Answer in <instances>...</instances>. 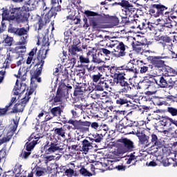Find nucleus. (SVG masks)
Listing matches in <instances>:
<instances>
[{
	"instance_id": "f257e3e1",
	"label": "nucleus",
	"mask_w": 177,
	"mask_h": 177,
	"mask_svg": "<svg viewBox=\"0 0 177 177\" xmlns=\"http://www.w3.org/2000/svg\"><path fill=\"white\" fill-rule=\"evenodd\" d=\"M3 20H16L18 23L24 21L28 19V8L27 6L12 8L10 11H3L2 14Z\"/></svg>"
},
{
	"instance_id": "f03ea898",
	"label": "nucleus",
	"mask_w": 177,
	"mask_h": 177,
	"mask_svg": "<svg viewBox=\"0 0 177 177\" xmlns=\"http://www.w3.org/2000/svg\"><path fill=\"white\" fill-rule=\"evenodd\" d=\"M44 64H45V61L41 59L37 63V68L36 69L35 73L32 75L30 89H27L26 95L21 98L22 104H26L28 100H30V95L34 93V90L37 88L35 86V82H41V73H42V67H44Z\"/></svg>"
},
{
	"instance_id": "7ed1b4c3",
	"label": "nucleus",
	"mask_w": 177,
	"mask_h": 177,
	"mask_svg": "<svg viewBox=\"0 0 177 177\" xmlns=\"http://www.w3.org/2000/svg\"><path fill=\"white\" fill-rule=\"evenodd\" d=\"M68 124H71L73 127V129H77L82 132H89V128L85 127H91V122L88 121L82 122V120H69Z\"/></svg>"
},
{
	"instance_id": "20e7f679",
	"label": "nucleus",
	"mask_w": 177,
	"mask_h": 177,
	"mask_svg": "<svg viewBox=\"0 0 177 177\" xmlns=\"http://www.w3.org/2000/svg\"><path fill=\"white\" fill-rule=\"evenodd\" d=\"M19 125V122L16 120H13V122L10 124V131L8 133H3L0 136V146L1 145H3V143H6V142H9L10 139H12V136H13V133L16 129H17V127Z\"/></svg>"
},
{
	"instance_id": "39448f33",
	"label": "nucleus",
	"mask_w": 177,
	"mask_h": 177,
	"mask_svg": "<svg viewBox=\"0 0 177 177\" xmlns=\"http://www.w3.org/2000/svg\"><path fill=\"white\" fill-rule=\"evenodd\" d=\"M109 46L111 48H114L115 50V56L116 57H122L123 56H125V45L122 42H118L117 41H113Z\"/></svg>"
},
{
	"instance_id": "423d86ee",
	"label": "nucleus",
	"mask_w": 177,
	"mask_h": 177,
	"mask_svg": "<svg viewBox=\"0 0 177 177\" xmlns=\"http://www.w3.org/2000/svg\"><path fill=\"white\" fill-rule=\"evenodd\" d=\"M62 150H63V148L59 147L58 144L50 142L44 147L42 153H45V154H53V153H59Z\"/></svg>"
},
{
	"instance_id": "0eeeda50",
	"label": "nucleus",
	"mask_w": 177,
	"mask_h": 177,
	"mask_svg": "<svg viewBox=\"0 0 177 177\" xmlns=\"http://www.w3.org/2000/svg\"><path fill=\"white\" fill-rule=\"evenodd\" d=\"M151 142L146 145V147H149V150H153L154 152L157 151V149L162 147V143L158 140V138L156 134H151Z\"/></svg>"
},
{
	"instance_id": "6e6552de",
	"label": "nucleus",
	"mask_w": 177,
	"mask_h": 177,
	"mask_svg": "<svg viewBox=\"0 0 177 177\" xmlns=\"http://www.w3.org/2000/svg\"><path fill=\"white\" fill-rule=\"evenodd\" d=\"M124 75H127L125 73H120L118 75V83L122 87V92L127 93L128 91H131V86L125 81Z\"/></svg>"
},
{
	"instance_id": "1a4fd4ad",
	"label": "nucleus",
	"mask_w": 177,
	"mask_h": 177,
	"mask_svg": "<svg viewBox=\"0 0 177 177\" xmlns=\"http://www.w3.org/2000/svg\"><path fill=\"white\" fill-rule=\"evenodd\" d=\"M29 142H30L26 144L27 151H31L35 147V145L39 143V136L35 133H32L29 138Z\"/></svg>"
},
{
	"instance_id": "9d476101",
	"label": "nucleus",
	"mask_w": 177,
	"mask_h": 177,
	"mask_svg": "<svg viewBox=\"0 0 177 177\" xmlns=\"http://www.w3.org/2000/svg\"><path fill=\"white\" fill-rule=\"evenodd\" d=\"M14 73H15L14 75L17 78H20L21 81H26L27 80L26 75H27V72L30 71V68L29 67H23L21 68H16L15 69L13 70Z\"/></svg>"
},
{
	"instance_id": "9b49d317",
	"label": "nucleus",
	"mask_w": 177,
	"mask_h": 177,
	"mask_svg": "<svg viewBox=\"0 0 177 177\" xmlns=\"http://www.w3.org/2000/svg\"><path fill=\"white\" fill-rule=\"evenodd\" d=\"M26 85L24 83L19 84V80H17L15 86L13 89V94L16 96L23 95L26 92Z\"/></svg>"
},
{
	"instance_id": "f8f14e48",
	"label": "nucleus",
	"mask_w": 177,
	"mask_h": 177,
	"mask_svg": "<svg viewBox=\"0 0 177 177\" xmlns=\"http://www.w3.org/2000/svg\"><path fill=\"white\" fill-rule=\"evenodd\" d=\"M92 142H90L88 140H84L82 143V147H80V151H82V154H88L89 150L93 149V145Z\"/></svg>"
},
{
	"instance_id": "ddd939ff",
	"label": "nucleus",
	"mask_w": 177,
	"mask_h": 177,
	"mask_svg": "<svg viewBox=\"0 0 177 177\" xmlns=\"http://www.w3.org/2000/svg\"><path fill=\"white\" fill-rule=\"evenodd\" d=\"M154 81L160 88H167L168 86V81H167V77L165 76H158L154 79Z\"/></svg>"
},
{
	"instance_id": "4468645a",
	"label": "nucleus",
	"mask_w": 177,
	"mask_h": 177,
	"mask_svg": "<svg viewBox=\"0 0 177 177\" xmlns=\"http://www.w3.org/2000/svg\"><path fill=\"white\" fill-rule=\"evenodd\" d=\"M119 5H120L122 8L126 9V12L127 13H133V12H135V8H133V6L132 4H130L129 1L127 0H122L120 3H119Z\"/></svg>"
},
{
	"instance_id": "2eb2a0df",
	"label": "nucleus",
	"mask_w": 177,
	"mask_h": 177,
	"mask_svg": "<svg viewBox=\"0 0 177 177\" xmlns=\"http://www.w3.org/2000/svg\"><path fill=\"white\" fill-rule=\"evenodd\" d=\"M122 143H123L126 149V151H132V150L135 149V146L133 145V142L131 141L127 138L122 139Z\"/></svg>"
},
{
	"instance_id": "dca6fc26",
	"label": "nucleus",
	"mask_w": 177,
	"mask_h": 177,
	"mask_svg": "<svg viewBox=\"0 0 177 177\" xmlns=\"http://www.w3.org/2000/svg\"><path fill=\"white\" fill-rule=\"evenodd\" d=\"M124 69L126 70V74H129L131 75L129 77V80H133V78H136L138 69L135 68V66H132L131 68H129V66H126Z\"/></svg>"
},
{
	"instance_id": "f3484780",
	"label": "nucleus",
	"mask_w": 177,
	"mask_h": 177,
	"mask_svg": "<svg viewBox=\"0 0 177 177\" xmlns=\"http://www.w3.org/2000/svg\"><path fill=\"white\" fill-rule=\"evenodd\" d=\"M134 62H136V64L140 67V73L141 74H145L149 71V67L146 66V64L143 63V61L134 59Z\"/></svg>"
},
{
	"instance_id": "a211bd4d",
	"label": "nucleus",
	"mask_w": 177,
	"mask_h": 177,
	"mask_svg": "<svg viewBox=\"0 0 177 177\" xmlns=\"http://www.w3.org/2000/svg\"><path fill=\"white\" fill-rule=\"evenodd\" d=\"M87 56H88L90 59H91L92 63H97V64H100V63H103V61L100 59V58H98L97 55L92 51H88L87 53Z\"/></svg>"
},
{
	"instance_id": "6ab92c4d",
	"label": "nucleus",
	"mask_w": 177,
	"mask_h": 177,
	"mask_svg": "<svg viewBox=\"0 0 177 177\" xmlns=\"http://www.w3.org/2000/svg\"><path fill=\"white\" fill-rule=\"evenodd\" d=\"M116 104H119L120 106H122L124 104H127V107L132 108L133 105L132 103H129V101L127 99V97H120L116 100Z\"/></svg>"
},
{
	"instance_id": "aec40b11",
	"label": "nucleus",
	"mask_w": 177,
	"mask_h": 177,
	"mask_svg": "<svg viewBox=\"0 0 177 177\" xmlns=\"http://www.w3.org/2000/svg\"><path fill=\"white\" fill-rule=\"evenodd\" d=\"M21 172V165L17 164L12 171H7L6 175H10L9 174H14L15 177H20V173Z\"/></svg>"
},
{
	"instance_id": "412c9836",
	"label": "nucleus",
	"mask_w": 177,
	"mask_h": 177,
	"mask_svg": "<svg viewBox=\"0 0 177 177\" xmlns=\"http://www.w3.org/2000/svg\"><path fill=\"white\" fill-rule=\"evenodd\" d=\"M37 5H38L37 0H29L25 6H26L28 12H29V10H35L37 8Z\"/></svg>"
},
{
	"instance_id": "4be33fe9",
	"label": "nucleus",
	"mask_w": 177,
	"mask_h": 177,
	"mask_svg": "<svg viewBox=\"0 0 177 177\" xmlns=\"http://www.w3.org/2000/svg\"><path fill=\"white\" fill-rule=\"evenodd\" d=\"M48 171H50L49 167H37L36 168V176H44Z\"/></svg>"
},
{
	"instance_id": "5701e85b",
	"label": "nucleus",
	"mask_w": 177,
	"mask_h": 177,
	"mask_svg": "<svg viewBox=\"0 0 177 177\" xmlns=\"http://www.w3.org/2000/svg\"><path fill=\"white\" fill-rule=\"evenodd\" d=\"M97 88L98 91H104V89L109 91V89H110V87L109 86V81L104 80L103 82H100L98 84Z\"/></svg>"
},
{
	"instance_id": "b1692460",
	"label": "nucleus",
	"mask_w": 177,
	"mask_h": 177,
	"mask_svg": "<svg viewBox=\"0 0 177 177\" xmlns=\"http://www.w3.org/2000/svg\"><path fill=\"white\" fill-rule=\"evenodd\" d=\"M165 77H169V79L168 80L169 84L171 85L169 86V88H174V84L177 81V78L176 77V75H171V74H165Z\"/></svg>"
},
{
	"instance_id": "393cba45",
	"label": "nucleus",
	"mask_w": 177,
	"mask_h": 177,
	"mask_svg": "<svg viewBox=\"0 0 177 177\" xmlns=\"http://www.w3.org/2000/svg\"><path fill=\"white\" fill-rule=\"evenodd\" d=\"M167 161V164H165V167H168L169 165H171V162L174 161L176 164V165H177V152L174 153H171V158H167V160H166Z\"/></svg>"
},
{
	"instance_id": "a878e982",
	"label": "nucleus",
	"mask_w": 177,
	"mask_h": 177,
	"mask_svg": "<svg viewBox=\"0 0 177 177\" xmlns=\"http://www.w3.org/2000/svg\"><path fill=\"white\" fill-rule=\"evenodd\" d=\"M153 8H154L155 9H157L158 11L159 12V13H160V15H162V16H164V11L167 10V9H168V8H167L165 6H162L161 4H154L153 6Z\"/></svg>"
},
{
	"instance_id": "bb28decb",
	"label": "nucleus",
	"mask_w": 177,
	"mask_h": 177,
	"mask_svg": "<svg viewBox=\"0 0 177 177\" xmlns=\"http://www.w3.org/2000/svg\"><path fill=\"white\" fill-rule=\"evenodd\" d=\"M50 113L54 117H59L62 114V109L59 106L50 109Z\"/></svg>"
},
{
	"instance_id": "cd10ccee",
	"label": "nucleus",
	"mask_w": 177,
	"mask_h": 177,
	"mask_svg": "<svg viewBox=\"0 0 177 177\" xmlns=\"http://www.w3.org/2000/svg\"><path fill=\"white\" fill-rule=\"evenodd\" d=\"M55 135L61 136V138H66V131L63 128H57L54 130Z\"/></svg>"
},
{
	"instance_id": "c85d7f7f",
	"label": "nucleus",
	"mask_w": 177,
	"mask_h": 177,
	"mask_svg": "<svg viewBox=\"0 0 177 177\" xmlns=\"http://www.w3.org/2000/svg\"><path fill=\"white\" fill-rule=\"evenodd\" d=\"M12 60L13 57H12L10 55H7V58L3 63V67H5V68H9V67H10V63H12Z\"/></svg>"
},
{
	"instance_id": "c756f323",
	"label": "nucleus",
	"mask_w": 177,
	"mask_h": 177,
	"mask_svg": "<svg viewBox=\"0 0 177 177\" xmlns=\"http://www.w3.org/2000/svg\"><path fill=\"white\" fill-rule=\"evenodd\" d=\"M30 30V28L28 26L26 27V28H21L20 29H18L17 32L18 35H28V31Z\"/></svg>"
},
{
	"instance_id": "7c9ffc66",
	"label": "nucleus",
	"mask_w": 177,
	"mask_h": 177,
	"mask_svg": "<svg viewBox=\"0 0 177 177\" xmlns=\"http://www.w3.org/2000/svg\"><path fill=\"white\" fill-rule=\"evenodd\" d=\"M134 23H136L137 26L133 28H139L140 30H145L146 28V24L145 22H140L139 20H135Z\"/></svg>"
},
{
	"instance_id": "2f4dec72",
	"label": "nucleus",
	"mask_w": 177,
	"mask_h": 177,
	"mask_svg": "<svg viewBox=\"0 0 177 177\" xmlns=\"http://www.w3.org/2000/svg\"><path fill=\"white\" fill-rule=\"evenodd\" d=\"M138 139L142 145L149 143V136H146L145 133L138 136Z\"/></svg>"
},
{
	"instance_id": "473e14b6",
	"label": "nucleus",
	"mask_w": 177,
	"mask_h": 177,
	"mask_svg": "<svg viewBox=\"0 0 177 177\" xmlns=\"http://www.w3.org/2000/svg\"><path fill=\"white\" fill-rule=\"evenodd\" d=\"M130 133H133V135H136L138 138L142 135L143 133H142V129L138 127H133V131L132 132H130Z\"/></svg>"
},
{
	"instance_id": "72a5a7b5",
	"label": "nucleus",
	"mask_w": 177,
	"mask_h": 177,
	"mask_svg": "<svg viewBox=\"0 0 177 177\" xmlns=\"http://www.w3.org/2000/svg\"><path fill=\"white\" fill-rule=\"evenodd\" d=\"M81 50H82L81 48L75 45L72 46L69 50L71 55H77V53L81 52Z\"/></svg>"
},
{
	"instance_id": "f704fd0d",
	"label": "nucleus",
	"mask_w": 177,
	"mask_h": 177,
	"mask_svg": "<svg viewBox=\"0 0 177 177\" xmlns=\"http://www.w3.org/2000/svg\"><path fill=\"white\" fill-rule=\"evenodd\" d=\"M92 137L94 138V142H95L96 143H100V142H102V140H103V135L102 134H93Z\"/></svg>"
},
{
	"instance_id": "c9c22d12",
	"label": "nucleus",
	"mask_w": 177,
	"mask_h": 177,
	"mask_svg": "<svg viewBox=\"0 0 177 177\" xmlns=\"http://www.w3.org/2000/svg\"><path fill=\"white\" fill-rule=\"evenodd\" d=\"M167 111L172 115V117H176L177 115V109L169 106L167 107Z\"/></svg>"
},
{
	"instance_id": "e433bc0d",
	"label": "nucleus",
	"mask_w": 177,
	"mask_h": 177,
	"mask_svg": "<svg viewBox=\"0 0 177 177\" xmlns=\"http://www.w3.org/2000/svg\"><path fill=\"white\" fill-rule=\"evenodd\" d=\"M153 65L158 68H161V67H164V61L161 59H156L153 61Z\"/></svg>"
},
{
	"instance_id": "4c0bfd02",
	"label": "nucleus",
	"mask_w": 177,
	"mask_h": 177,
	"mask_svg": "<svg viewBox=\"0 0 177 177\" xmlns=\"http://www.w3.org/2000/svg\"><path fill=\"white\" fill-rule=\"evenodd\" d=\"M3 42H4L5 44H7L8 45H10L12 44V41H13V38L6 35H3Z\"/></svg>"
},
{
	"instance_id": "58836bf2",
	"label": "nucleus",
	"mask_w": 177,
	"mask_h": 177,
	"mask_svg": "<svg viewBox=\"0 0 177 177\" xmlns=\"http://www.w3.org/2000/svg\"><path fill=\"white\" fill-rule=\"evenodd\" d=\"M84 14L86 16V17H93L95 16H97V12L91 10H85Z\"/></svg>"
},
{
	"instance_id": "ea45409f",
	"label": "nucleus",
	"mask_w": 177,
	"mask_h": 177,
	"mask_svg": "<svg viewBox=\"0 0 177 177\" xmlns=\"http://www.w3.org/2000/svg\"><path fill=\"white\" fill-rule=\"evenodd\" d=\"M32 62V57H28V59L26 60V63L24 64V66L23 67H26V68H27V67H28L29 70H30V68H31V66H32L31 64Z\"/></svg>"
},
{
	"instance_id": "a19ab883",
	"label": "nucleus",
	"mask_w": 177,
	"mask_h": 177,
	"mask_svg": "<svg viewBox=\"0 0 177 177\" xmlns=\"http://www.w3.org/2000/svg\"><path fill=\"white\" fill-rule=\"evenodd\" d=\"M89 59H91V57H89L88 55H87V57L81 55L80 57V63L88 64L90 63Z\"/></svg>"
},
{
	"instance_id": "79ce46f5",
	"label": "nucleus",
	"mask_w": 177,
	"mask_h": 177,
	"mask_svg": "<svg viewBox=\"0 0 177 177\" xmlns=\"http://www.w3.org/2000/svg\"><path fill=\"white\" fill-rule=\"evenodd\" d=\"M27 39H28V35H21L20 44H21V45H26V44H27Z\"/></svg>"
},
{
	"instance_id": "37998d69",
	"label": "nucleus",
	"mask_w": 177,
	"mask_h": 177,
	"mask_svg": "<svg viewBox=\"0 0 177 177\" xmlns=\"http://www.w3.org/2000/svg\"><path fill=\"white\" fill-rule=\"evenodd\" d=\"M80 174H82L83 176H92V174L88 171L86 169H84V168L80 169Z\"/></svg>"
},
{
	"instance_id": "c03bdc74",
	"label": "nucleus",
	"mask_w": 177,
	"mask_h": 177,
	"mask_svg": "<svg viewBox=\"0 0 177 177\" xmlns=\"http://www.w3.org/2000/svg\"><path fill=\"white\" fill-rule=\"evenodd\" d=\"M53 160H55V156L50 155V156H44V162L45 164H48L49 161H52Z\"/></svg>"
},
{
	"instance_id": "a18cd8bd",
	"label": "nucleus",
	"mask_w": 177,
	"mask_h": 177,
	"mask_svg": "<svg viewBox=\"0 0 177 177\" xmlns=\"http://www.w3.org/2000/svg\"><path fill=\"white\" fill-rule=\"evenodd\" d=\"M65 174L67 177H72L74 176V170L73 169H68L66 170Z\"/></svg>"
},
{
	"instance_id": "49530a36",
	"label": "nucleus",
	"mask_w": 177,
	"mask_h": 177,
	"mask_svg": "<svg viewBox=\"0 0 177 177\" xmlns=\"http://www.w3.org/2000/svg\"><path fill=\"white\" fill-rule=\"evenodd\" d=\"M21 64H24V59L23 58V57H19V60L17 62V66L15 67L14 70H15L16 68H19V66H21Z\"/></svg>"
},
{
	"instance_id": "de8ad7c7",
	"label": "nucleus",
	"mask_w": 177,
	"mask_h": 177,
	"mask_svg": "<svg viewBox=\"0 0 177 177\" xmlns=\"http://www.w3.org/2000/svg\"><path fill=\"white\" fill-rule=\"evenodd\" d=\"M102 78V74L93 75L92 77L93 82H97Z\"/></svg>"
},
{
	"instance_id": "09e8293b",
	"label": "nucleus",
	"mask_w": 177,
	"mask_h": 177,
	"mask_svg": "<svg viewBox=\"0 0 177 177\" xmlns=\"http://www.w3.org/2000/svg\"><path fill=\"white\" fill-rule=\"evenodd\" d=\"M16 102H17V97H16V96L12 97L9 104L6 106V109H9V107H10V106H12L13 104L16 103Z\"/></svg>"
},
{
	"instance_id": "8fccbe9b",
	"label": "nucleus",
	"mask_w": 177,
	"mask_h": 177,
	"mask_svg": "<svg viewBox=\"0 0 177 177\" xmlns=\"http://www.w3.org/2000/svg\"><path fill=\"white\" fill-rule=\"evenodd\" d=\"M26 46H18V53H26Z\"/></svg>"
},
{
	"instance_id": "3c124183",
	"label": "nucleus",
	"mask_w": 177,
	"mask_h": 177,
	"mask_svg": "<svg viewBox=\"0 0 177 177\" xmlns=\"http://www.w3.org/2000/svg\"><path fill=\"white\" fill-rule=\"evenodd\" d=\"M21 107V104L17 103V104L14 106L13 110H14V111H16L17 113V112H20V111H21V109H20Z\"/></svg>"
},
{
	"instance_id": "603ef678",
	"label": "nucleus",
	"mask_w": 177,
	"mask_h": 177,
	"mask_svg": "<svg viewBox=\"0 0 177 177\" xmlns=\"http://www.w3.org/2000/svg\"><path fill=\"white\" fill-rule=\"evenodd\" d=\"M101 53H103L104 55H105V56H109L111 52L106 48H102L100 50Z\"/></svg>"
},
{
	"instance_id": "864d4df0",
	"label": "nucleus",
	"mask_w": 177,
	"mask_h": 177,
	"mask_svg": "<svg viewBox=\"0 0 177 177\" xmlns=\"http://www.w3.org/2000/svg\"><path fill=\"white\" fill-rule=\"evenodd\" d=\"M134 50L137 53H140L141 55L143 53V48L140 46H136Z\"/></svg>"
},
{
	"instance_id": "5fc2aeb1",
	"label": "nucleus",
	"mask_w": 177,
	"mask_h": 177,
	"mask_svg": "<svg viewBox=\"0 0 177 177\" xmlns=\"http://www.w3.org/2000/svg\"><path fill=\"white\" fill-rule=\"evenodd\" d=\"M135 160H136V157L133 154H131L127 162V164H131V162H132V161H135Z\"/></svg>"
},
{
	"instance_id": "6e6d98bb",
	"label": "nucleus",
	"mask_w": 177,
	"mask_h": 177,
	"mask_svg": "<svg viewBox=\"0 0 177 177\" xmlns=\"http://www.w3.org/2000/svg\"><path fill=\"white\" fill-rule=\"evenodd\" d=\"M135 60H137L136 59H135ZM134 59L131 60L130 62H128L127 66L126 67H129V68H132V66H135V63H136V61H135Z\"/></svg>"
},
{
	"instance_id": "4d7b16f0",
	"label": "nucleus",
	"mask_w": 177,
	"mask_h": 177,
	"mask_svg": "<svg viewBox=\"0 0 177 177\" xmlns=\"http://www.w3.org/2000/svg\"><path fill=\"white\" fill-rule=\"evenodd\" d=\"M6 156V152L3 150L0 151V162Z\"/></svg>"
},
{
	"instance_id": "13d9d810",
	"label": "nucleus",
	"mask_w": 177,
	"mask_h": 177,
	"mask_svg": "<svg viewBox=\"0 0 177 177\" xmlns=\"http://www.w3.org/2000/svg\"><path fill=\"white\" fill-rule=\"evenodd\" d=\"M90 126L93 129H97V128H99V123L94 122L91 123Z\"/></svg>"
},
{
	"instance_id": "bf43d9fd",
	"label": "nucleus",
	"mask_w": 177,
	"mask_h": 177,
	"mask_svg": "<svg viewBox=\"0 0 177 177\" xmlns=\"http://www.w3.org/2000/svg\"><path fill=\"white\" fill-rule=\"evenodd\" d=\"M9 108H4V109H1L0 108V115H5V114H6V113H8V110Z\"/></svg>"
},
{
	"instance_id": "052dcab7",
	"label": "nucleus",
	"mask_w": 177,
	"mask_h": 177,
	"mask_svg": "<svg viewBox=\"0 0 177 177\" xmlns=\"http://www.w3.org/2000/svg\"><path fill=\"white\" fill-rule=\"evenodd\" d=\"M37 48H34L30 53H29V57H32L35 53H37Z\"/></svg>"
},
{
	"instance_id": "680f3d73",
	"label": "nucleus",
	"mask_w": 177,
	"mask_h": 177,
	"mask_svg": "<svg viewBox=\"0 0 177 177\" xmlns=\"http://www.w3.org/2000/svg\"><path fill=\"white\" fill-rule=\"evenodd\" d=\"M147 165L148 167H157V162H156L154 160H152L149 162H147Z\"/></svg>"
},
{
	"instance_id": "e2e57ef3",
	"label": "nucleus",
	"mask_w": 177,
	"mask_h": 177,
	"mask_svg": "<svg viewBox=\"0 0 177 177\" xmlns=\"http://www.w3.org/2000/svg\"><path fill=\"white\" fill-rule=\"evenodd\" d=\"M60 71H62V65L58 64L57 67L55 68L54 73L55 74H58V73H60Z\"/></svg>"
},
{
	"instance_id": "0e129e2a",
	"label": "nucleus",
	"mask_w": 177,
	"mask_h": 177,
	"mask_svg": "<svg viewBox=\"0 0 177 177\" xmlns=\"http://www.w3.org/2000/svg\"><path fill=\"white\" fill-rule=\"evenodd\" d=\"M45 119H44V121H49L50 120H52V116H50V115L48 113H45Z\"/></svg>"
},
{
	"instance_id": "69168bd1",
	"label": "nucleus",
	"mask_w": 177,
	"mask_h": 177,
	"mask_svg": "<svg viewBox=\"0 0 177 177\" xmlns=\"http://www.w3.org/2000/svg\"><path fill=\"white\" fill-rule=\"evenodd\" d=\"M30 154H31V153H30V152L24 151V152L22 153V157H23L24 158H28V156H29Z\"/></svg>"
},
{
	"instance_id": "338daca9",
	"label": "nucleus",
	"mask_w": 177,
	"mask_h": 177,
	"mask_svg": "<svg viewBox=\"0 0 177 177\" xmlns=\"http://www.w3.org/2000/svg\"><path fill=\"white\" fill-rule=\"evenodd\" d=\"M166 74H171L172 75H176L177 76L176 71H175V70H174V69H169V71H168V73H166Z\"/></svg>"
},
{
	"instance_id": "774afa93",
	"label": "nucleus",
	"mask_w": 177,
	"mask_h": 177,
	"mask_svg": "<svg viewBox=\"0 0 177 177\" xmlns=\"http://www.w3.org/2000/svg\"><path fill=\"white\" fill-rule=\"evenodd\" d=\"M116 169H118V171H124L125 169V167L122 166V165H118L116 166Z\"/></svg>"
}]
</instances>
